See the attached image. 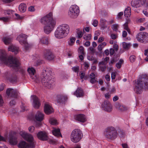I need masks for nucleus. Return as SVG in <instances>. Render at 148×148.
I'll return each instance as SVG.
<instances>
[{"mask_svg":"<svg viewBox=\"0 0 148 148\" xmlns=\"http://www.w3.org/2000/svg\"><path fill=\"white\" fill-rule=\"evenodd\" d=\"M43 54L44 58L49 60H51L54 58L53 54L49 49L45 50L44 51Z\"/></svg>","mask_w":148,"mask_h":148,"instance_id":"15","label":"nucleus"},{"mask_svg":"<svg viewBox=\"0 0 148 148\" xmlns=\"http://www.w3.org/2000/svg\"><path fill=\"white\" fill-rule=\"evenodd\" d=\"M34 127L33 126H31L29 127L28 129L29 132H32L34 130Z\"/></svg>","mask_w":148,"mask_h":148,"instance_id":"54","label":"nucleus"},{"mask_svg":"<svg viewBox=\"0 0 148 148\" xmlns=\"http://www.w3.org/2000/svg\"><path fill=\"white\" fill-rule=\"evenodd\" d=\"M137 83L135 86L134 91L137 94L142 93L143 87L148 88V77L146 75H142L137 80Z\"/></svg>","mask_w":148,"mask_h":148,"instance_id":"5","label":"nucleus"},{"mask_svg":"<svg viewBox=\"0 0 148 148\" xmlns=\"http://www.w3.org/2000/svg\"><path fill=\"white\" fill-rule=\"evenodd\" d=\"M145 3L144 0H132L131 6L134 8H138L143 5Z\"/></svg>","mask_w":148,"mask_h":148,"instance_id":"14","label":"nucleus"},{"mask_svg":"<svg viewBox=\"0 0 148 148\" xmlns=\"http://www.w3.org/2000/svg\"><path fill=\"white\" fill-rule=\"evenodd\" d=\"M17 136L15 134H11L10 136L9 139L10 143L12 145H16L17 143Z\"/></svg>","mask_w":148,"mask_h":148,"instance_id":"20","label":"nucleus"},{"mask_svg":"<svg viewBox=\"0 0 148 148\" xmlns=\"http://www.w3.org/2000/svg\"><path fill=\"white\" fill-rule=\"evenodd\" d=\"M17 77L15 75L11 76L9 79V80L11 82H15L17 80Z\"/></svg>","mask_w":148,"mask_h":148,"instance_id":"39","label":"nucleus"},{"mask_svg":"<svg viewBox=\"0 0 148 148\" xmlns=\"http://www.w3.org/2000/svg\"><path fill=\"white\" fill-rule=\"evenodd\" d=\"M127 35V32L125 31H124L122 33V36L123 37H126Z\"/></svg>","mask_w":148,"mask_h":148,"instance_id":"64","label":"nucleus"},{"mask_svg":"<svg viewBox=\"0 0 148 148\" xmlns=\"http://www.w3.org/2000/svg\"><path fill=\"white\" fill-rule=\"evenodd\" d=\"M4 103V101L1 95H0V106L3 105Z\"/></svg>","mask_w":148,"mask_h":148,"instance_id":"56","label":"nucleus"},{"mask_svg":"<svg viewBox=\"0 0 148 148\" xmlns=\"http://www.w3.org/2000/svg\"><path fill=\"white\" fill-rule=\"evenodd\" d=\"M116 73L114 72H112L111 74V77L112 79H114L116 77Z\"/></svg>","mask_w":148,"mask_h":148,"instance_id":"60","label":"nucleus"},{"mask_svg":"<svg viewBox=\"0 0 148 148\" xmlns=\"http://www.w3.org/2000/svg\"><path fill=\"white\" fill-rule=\"evenodd\" d=\"M19 47L11 45L8 48V50L14 53L15 54H16L18 52Z\"/></svg>","mask_w":148,"mask_h":148,"instance_id":"25","label":"nucleus"},{"mask_svg":"<svg viewBox=\"0 0 148 148\" xmlns=\"http://www.w3.org/2000/svg\"><path fill=\"white\" fill-rule=\"evenodd\" d=\"M84 45L86 47H88L90 45V42L89 41H87L84 43Z\"/></svg>","mask_w":148,"mask_h":148,"instance_id":"57","label":"nucleus"},{"mask_svg":"<svg viewBox=\"0 0 148 148\" xmlns=\"http://www.w3.org/2000/svg\"><path fill=\"white\" fill-rule=\"evenodd\" d=\"M115 107L119 110L123 111L128 109V108L125 106L121 105L119 103H116L115 105Z\"/></svg>","mask_w":148,"mask_h":148,"instance_id":"23","label":"nucleus"},{"mask_svg":"<svg viewBox=\"0 0 148 148\" xmlns=\"http://www.w3.org/2000/svg\"><path fill=\"white\" fill-rule=\"evenodd\" d=\"M135 60V57L134 56H131L130 57V60L131 62H134Z\"/></svg>","mask_w":148,"mask_h":148,"instance_id":"52","label":"nucleus"},{"mask_svg":"<svg viewBox=\"0 0 148 148\" xmlns=\"http://www.w3.org/2000/svg\"><path fill=\"white\" fill-rule=\"evenodd\" d=\"M79 12L78 7L76 5H73L69 8V15L71 18H75L78 15Z\"/></svg>","mask_w":148,"mask_h":148,"instance_id":"9","label":"nucleus"},{"mask_svg":"<svg viewBox=\"0 0 148 148\" xmlns=\"http://www.w3.org/2000/svg\"><path fill=\"white\" fill-rule=\"evenodd\" d=\"M51 70L47 68L42 70L40 76V79L42 85L48 88L53 87L54 85V80L52 78Z\"/></svg>","mask_w":148,"mask_h":148,"instance_id":"2","label":"nucleus"},{"mask_svg":"<svg viewBox=\"0 0 148 148\" xmlns=\"http://www.w3.org/2000/svg\"><path fill=\"white\" fill-rule=\"evenodd\" d=\"M114 53V51L113 49L111 48L110 49V56L113 55Z\"/></svg>","mask_w":148,"mask_h":148,"instance_id":"58","label":"nucleus"},{"mask_svg":"<svg viewBox=\"0 0 148 148\" xmlns=\"http://www.w3.org/2000/svg\"><path fill=\"white\" fill-rule=\"evenodd\" d=\"M12 39V38L10 37L7 36L3 37L2 39V40L4 43L7 45L11 42Z\"/></svg>","mask_w":148,"mask_h":148,"instance_id":"29","label":"nucleus"},{"mask_svg":"<svg viewBox=\"0 0 148 148\" xmlns=\"http://www.w3.org/2000/svg\"><path fill=\"white\" fill-rule=\"evenodd\" d=\"M83 136V134L81 130L79 129H75L71 133V141L75 143L78 142Z\"/></svg>","mask_w":148,"mask_h":148,"instance_id":"8","label":"nucleus"},{"mask_svg":"<svg viewBox=\"0 0 148 148\" xmlns=\"http://www.w3.org/2000/svg\"><path fill=\"white\" fill-rule=\"evenodd\" d=\"M26 4L24 3H21L19 5L18 9L19 11L21 12H24L26 10Z\"/></svg>","mask_w":148,"mask_h":148,"instance_id":"26","label":"nucleus"},{"mask_svg":"<svg viewBox=\"0 0 148 148\" xmlns=\"http://www.w3.org/2000/svg\"><path fill=\"white\" fill-rule=\"evenodd\" d=\"M123 47L125 49H128L130 47V43H127L125 42H123L122 43Z\"/></svg>","mask_w":148,"mask_h":148,"instance_id":"34","label":"nucleus"},{"mask_svg":"<svg viewBox=\"0 0 148 148\" xmlns=\"http://www.w3.org/2000/svg\"><path fill=\"white\" fill-rule=\"evenodd\" d=\"M145 55L147 56V57L145 59V60L148 61V49L145 50Z\"/></svg>","mask_w":148,"mask_h":148,"instance_id":"49","label":"nucleus"},{"mask_svg":"<svg viewBox=\"0 0 148 148\" xmlns=\"http://www.w3.org/2000/svg\"><path fill=\"white\" fill-rule=\"evenodd\" d=\"M28 72L31 75H34L35 73V70L33 68H29L27 70Z\"/></svg>","mask_w":148,"mask_h":148,"instance_id":"33","label":"nucleus"},{"mask_svg":"<svg viewBox=\"0 0 148 148\" xmlns=\"http://www.w3.org/2000/svg\"><path fill=\"white\" fill-rule=\"evenodd\" d=\"M99 69L101 71L104 72L105 71L106 69V66L105 65H100Z\"/></svg>","mask_w":148,"mask_h":148,"instance_id":"44","label":"nucleus"},{"mask_svg":"<svg viewBox=\"0 0 148 148\" xmlns=\"http://www.w3.org/2000/svg\"><path fill=\"white\" fill-rule=\"evenodd\" d=\"M48 142L50 144H55L56 142V141L51 139H49L48 140Z\"/></svg>","mask_w":148,"mask_h":148,"instance_id":"55","label":"nucleus"},{"mask_svg":"<svg viewBox=\"0 0 148 148\" xmlns=\"http://www.w3.org/2000/svg\"><path fill=\"white\" fill-rule=\"evenodd\" d=\"M75 37H71L68 41V44L69 45L72 46L75 43Z\"/></svg>","mask_w":148,"mask_h":148,"instance_id":"32","label":"nucleus"},{"mask_svg":"<svg viewBox=\"0 0 148 148\" xmlns=\"http://www.w3.org/2000/svg\"><path fill=\"white\" fill-rule=\"evenodd\" d=\"M79 75L81 79H83L85 75V73L84 71H81L79 73Z\"/></svg>","mask_w":148,"mask_h":148,"instance_id":"46","label":"nucleus"},{"mask_svg":"<svg viewBox=\"0 0 148 148\" xmlns=\"http://www.w3.org/2000/svg\"><path fill=\"white\" fill-rule=\"evenodd\" d=\"M0 20H1L3 21L6 22L8 21L9 18H8L5 17H3L0 18Z\"/></svg>","mask_w":148,"mask_h":148,"instance_id":"45","label":"nucleus"},{"mask_svg":"<svg viewBox=\"0 0 148 148\" xmlns=\"http://www.w3.org/2000/svg\"><path fill=\"white\" fill-rule=\"evenodd\" d=\"M72 70L75 73H77L79 70V67L78 66H74L72 68Z\"/></svg>","mask_w":148,"mask_h":148,"instance_id":"43","label":"nucleus"},{"mask_svg":"<svg viewBox=\"0 0 148 148\" xmlns=\"http://www.w3.org/2000/svg\"><path fill=\"white\" fill-rule=\"evenodd\" d=\"M119 27V25L117 24H113L112 25V28L113 30L117 32L118 30Z\"/></svg>","mask_w":148,"mask_h":148,"instance_id":"38","label":"nucleus"},{"mask_svg":"<svg viewBox=\"0 0 148 148\" xmlns=\"http://www.w3.org/2000/svg\"><path fill=\"white\" fill-rule=\"evenodd\" d=\"M40 42L43 44L47 45L49 43L48 38L46 37H44L41 39Z\"/></svg>","mask_w":148,"mask_h":148,"instance_id":"31","label":"nucleus"},{"mask_svg":"<svg viewBox=\"0 0 148 148\" xmlns=\"http://www.w3.org/2000/svg\"><path fill=\"white\" fill-rule=\"evenodd\" d=\"M117 37V35L114 34H111L110 35L111 38L113 40L115 39Z\"/></svg>","mask_w":148,"mask_h":148,"instance_id":"47","label":"nucleus"},{"mask_svg":"<svg viewBox=\"0 0 148 148\" xmlns=\"http://www.w3.org/2000/svg\"><path fill=\"white\" fill-rule=\"evenodd\" d=\"M106 20L103 18H101L100 19V22L103 26L104 25L106 22Z\"/></svg>","mask_w":148,"mask_h":148,"instance_id":"48","label":"nucleus"},{"mask_svg":"<svg viewBox=\"0 0 148 148\" xmlns=\"http://www.w3.org/2000/svg\"><path fill=\"white\" fill-rule=\"evenodd\" d=\"M74 95L77 97H80L84 95V93L82 89L80 88H78L74 92Z\"/></svg>","mask_w":148,"mask_h":148,"instance_id":"24","label":"nucleus"},{"mask_svg":"<svg viewBox=\"0 0 148 148\" xmlns=\"http://www.w3.org/2000/svg\"><path fill=\"white\" fill-rule=\"evenodd\" d=\"M98 24V21L96 20H94L93 21V22L92 23V25L95 27H97Z\"/></svg>","mask_w":148,"mask_h":148,"instance_id":"50","label":"nucleus"},{"mask_svg":"<svg viewBox=\"0 0 148 148\" xmlns=\"http://www.w3.org/2000/svg\"><path fill=\"white\" fill-rule=\"evenodd\" d=\"M21 136L27 141L29 142L27 144L25 142L23 141L21 142L18 145L19 148H34L35 145L33 141L34 138L31 134L24 132L20 133Z\"/></svg>","mask_w":148,"mask_h":148,"instance_id":"4","label":"nucleus"},{"mask_svg":"<svg viewBox=\"0 0 148 148\" xmlns=\"http://www.w3.org/2000/svg\"><path fill=\"white\" fill-rule=\"evenodd\" d=\"M70 27L66 24L59 25L55 32V36L57 38L60 39L65 37L69 33Z\"/></svg>","mask_w":148,"mask_h":148,"instance_id":"6","label":"nucleus"},{"mask_svg":"<svg viewBox=\"0 0 148 148\" xmlns=\"http://www.w3.org/2000/svg\"><path fill=\"white\" fill-rule=\"evenodd\" d=\"M28 10L30 12H34L35 10V9L34 7L33 6H31L29 7L28 9Z\"/></svg>","mask_w":148,"mask_h":148,"instance_id":"53","label":"nucleus"},{"mask_svg":"<svg viewBox=\"0 0 148 148\" xmlns=\"http://www.w3.org/2000/svg\"><path fill=\"white\" fill-rule=\"evenodd\" d=\"M67 99V97L65 96L59 95L58 97L57 102L60 104H64Z\"/></svg>","mask_w":148,"mask_h":148,"instance_id":"21","label":"nucleus"},{"mask_svg":"<svg viewBox=\"0 0 148 148\" xmlns=\"http://www.w3.org/2000/svg\"><path fill=\"white\" fill-rule=\"evenodd\" d=\"M91 34L84 35L83 36V38L86 40H89L91 39Z\"/></svg>","mask_w":148,"mask_h":148,"instance_id":"37","label":"nucleus"},{"mask_svg":"<svg viewBox=\"0 0 148 148\" xmlns=\"http://www.w3.org/2000/svg\"><path fill=\"white\" fill-rule=\"evenodd\" d=\"M91 80H90V82L92 84H94L97 81L95 79V78H91Z\"/></svg>","mask_w":148,"mask_h":148,"instance_id":"63","label":"nucleus"},{"mask_svg":"<svg viewBox=\"0 0 148 148\" xmlns=\"http://www.w3.org/2000/svg\"><path fill=\"white\" fill-rule=\"evenodd\" d=\"M105 97L107 99H108L111 96L110 95L109 93H107L105 94Z\"/></svg>","mask_w":148,"mask_h":148,"instance_id":"62","label":"nucleus"},{"mask_svg":"<svg viewBox=\"0 0 148 148\" xmlns=\"http://www.w3.org/2000/svg\"><path fill=\"white\" fill-rule=\"evenodd\" d=\"M50 123L52 125H57L58 124L57 120L54 118H51L49 120Z\"/></svg>","mask_w":148,"mask_h":148,"instance_id":"35","label":"nucleus"},{"mask_svg":"<svg viewBox=\"0 0 148 148\" xmlns=\"http://www.w3.org/2000/svg\"><path fill=\"white\" fill-rule=\"evenodd\" d=\"M75 118L76 120L81 122L84 123L86 121V118L85 115L80 114L76 115Z\"/></svg>","mask_w":148,"mask_h":148,"instance_id":"22","label":"nucleus"},{"mask_svg":"<svg viewBox=\"0 0 148 148\" xmlns=\"http://www.w3.org/2000/svg\"><path fill=\"white\" fill-rule=\"evenodd\" d=\"M52 132L53 134L55 136L58 137L60 136H62L61 134L60 133V129L59 128L54 129L53 130Z\"/></svg>","mask_w":148,"mask_h":148,"instance_id":"27","label":"nucleus"},{"mask_svg":"<svg viewBox=\"0 0 148 148\" xmlns=\"http://www.w3.org/2000/svg\"><path fill=\"white\" fill-rule=\"evenodd\" d=\"M5 86V84H3L0 85V91H2L4 89Z\"/></svg>","mask_w":148,"mask_h":148,"instance_id":"61","label":"nucleus"},{"mask_svg":"<svg viewBox=\"0 0 148 148\" xmlns=\"http://www.w3.org/2000/svg\"><path fill=\"white\" fill-rule=\"evenodd\" d=\"M123 14V12H119L116 16V19L118 20H120L122 19V16Z\"/></svg>","mask_w":148,"mask_h":148,"instance_id":"41","label":"nucleus"},{"mask_svg":"<svg viewBox=\"0 0 148 148\" xmlns=\"http://www.w3.org/2000/svg\"><path fill=\"white\" fill-rule=\"evenodd\" d=\"M52 15V13L50 12L40 20L41 23L45 25L44 30L47 34H49L52 31L56 24V22L53 19Z\"/></svg>","mask_w":148,"mask_h":148,"instance_id":"1","label":"nucleus"},{"mask_svg":"<svg viewBox=\"0 0 148 148\" xmlns=\"http://www.w3.org/2000/svg\"><path fill=\"white\" fill-rule=\"evenodd\" d=\"M123 27L125 29L127 30V31L130 33V29L128 27V23L127 22L125 23L123 25Z\"/></svg>","mask_w":148,"mask_h":148,"instance_id":"40","label":"nucleus"},{"mask_svg":"<svg viewBox=\"0 0 148 148\" xmlns=\"http://www.w3.org/2000/svg\"><path fill=\"white\" fill-rule=\"evenodd\" d=\"M123 62V60L122 59H121L116 64V67L119 69H120L121 66V64H122Z\"/></svg>","mask_w":148,"mask_h":148,"instance_id":"36","label":"nucleus"},{"mask_svg":"<svg viewBox=\"0 0 148 148\" xmlns=\"http://www.w3.org/2000/svg\"><path fill=\"white\" fill-rule=\"evenodd\" d=\"M37 136L40 140L45 141L47 140L48 136L47 133L45 132L41 131L39 132L37 134Z\"/></svg>","mask_w":148,"mask_h":148,"instance_id":"16","label":"nucleus"},{"mask_svg":"<svg viewBox=\"0 0 148 148\" xmlns=\"http://www.w3.org/2000/svg\"><path fill=\"white\" fill-rule=\"evenodd\" d=\"M27 36L26 34H21L16 38L20 44L25 45V48L26 50L28 49L29 47V45L27 41Z\"/></svg>","mask_w":148,"mask_h":148,"instance_id":"11","label":"nucleus"},{"mask_svg":"<svg viewBox=\"0 0 148 148\" xmlns=\"http://www.w3.org/2000/svg\"><path fill=\"white\" fill-rule=\"evenodd\" d=\"M33 100V107L36 109L38 108L40 105V102L38 98L35 95L31 96Z\"/></svg>","mask_w":148,"mask_h":148,"instance_id":"17","label":"nucleus"},{"mask_svg":"<svg viewBox=\"0 0 148 148\" xmlns=\"http://www.w3.org/2000/svg\"><path fill=\"white\" fill-rule=\"evenodd\" d=\"M104 135L108 140H112L116 139L117 136V131L113 126L107 127L104 132Z\"/></svg>","mask_w":148,"mask_h":148,"instance_id":"7","label":"nucleus"},{"mask_svg":"<svg viewBox=\"0 0 148 148\" xmlns=\"http://www.w3.org/2000/svg\"><path fill=\"white\" fill-rule=\"evenodd\" d=\"M44 115L41 112L37 111L35 116V119L37 121L41 122L43 120Z\"/></svg>","mask_w":148,"mask_h":148,"instance_id":"19","label":"nucleus"},{"mask_svg":"<svg viewBox=\"0 0 148 148\" xmlns=\"http://www.w3.org/2000/svg\"><path fill=\"white\" fill-rule=\"evenodd\" d=\"M16 103V101L14 100H11L10 103V105L11 106H12L14 105Z\"/></svg>","mask_w":148,"mask_h":148,"instance_id":"59","label":"nucleus"},{"mask_svg":"<svg viewBox=\"0 0 148 148\" xmlns=\"http://www.w3.org/2000/svg\"><path fill=\"white\" fill-rule=\"evenodd\" d=\"M78 52L79 53L82 54H84V48L82 46H80L79 47Z\"/></svg>","mask_w":148,"mask_h":148,"instance_id":"42","label":"nucleus"},{"mask_svg":"<svg viewBox=\"0 0 148 148\" xmlns=\"http://www.w3.org/2000/svg\"><path fill=\"white\" fill-rule=\"evenodd\" d=\"M101 106L102 109L105 111L110 112L112 110V106L110 102L108 100H105Z\"/></svg>","mask_w":148,"mask_h":148,"instance_id":"12","label":"nucleus"},{"mask_svg":"<svg viewBox=\"0 0 148 148\" xmlns=\"http://www.w3.org/2000/svg\"><path fill=\"white\" fill-rule=\"evenodd\" d=\"M6 93L8 96L14 98H17L18 95V92L17 90L11 88L7 89Z\"/></svg>","mask_w":148,"mask_h":148,"instance_id":"13","label":"nucleus"},{"mask_svg":"<svg viewBox=\"0 0 148 148\" xmlns=\"http://www.w3.org/2000/svg\"><path fill=\"white\" fill-rule=\"evenodd\" d=\"M42 61L40 60H37L35 63V65L36 66H38L41 64L42 63Z\"/></svg>","mask_w":148,"mask_h":148,"instance_id":"51","label":"nucleus"},{"mask_svg":"<svg viewBox=\"0 0 148 148\" xmlns=\"http://www.w3.org/2000/svg\"><path fill=\"white\" fill-rule=\"evenodd\" d=\"M0 60L2 63L12 67L14 69H18L20 65L19 61L17 58L11 56L7 58L5 52L1 50H0Z\"/></svg>","mask_w":148,"mask_h":148,"instance_id":"3","label":"nucleus"},{"mask_svg":"<svg viewBox=\"0 0 148 148\" xmlns=\"http://www.w3.org/2000/svg\"><path fill=\"white\" fill-rule=\"evenodd\" d=\"M76 32L77 34V37L78 38H79L82 37L83 35V32L80 29H77Z\"/></svg>","mask_w":148,"mask_h":148,"instance_id":"30","label":"nucleus"},{"mask_svg":"<svg viewBox=\"0 0 148 148\" xmlns=\"http://www.w3.org/2000/svg\"><path fill=\"white\" fill-rule=\"evenodd\" d=\"M131 9L129 7H127L125 10L124 16L127 17H130L131 14Z\"/></svg>","mask_w":148,"mask_h":148,"instance_id":"28","label":"nucleus"},{"mask_svg":"<svg viewBox=\"0 0 148 148\" xmlns=\"http://www.w3.org/2000/svg\"><path fill=\"white\" fill-rule=\"evenodd\" d=\"M136 39L139 42L144 43H148V33L145 32H141L136 36Z\"/></svg>","mask_w":148,"mask_h":148,"instance_id":"10","label":"nucleus"},{"mask_svg":"<svg viewBox=\"0 0 148 148\" xmlns=\"http://www.w3.org/2000/svg\"><path fill=\"white\" fill-rule=\"evenodd\" d=\"M44 110L45 113L47 114H49L53 112L52 107L49 104L46 103L44 106Z\"/></svg>","mask_w":148,"mask_h":148,"instance_id":"18","label":"nucleus"}]
</instances>
